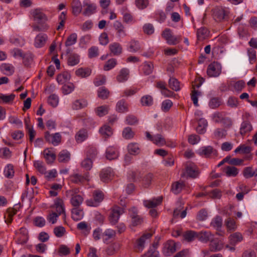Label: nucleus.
Instances as JSON below:
<instances>
[{"instance_id":"1","label":"nucleus","mask_w":257,"mask_h":257,"mask_svg":"<svg viewBox=\"0 0 257 257\" xmlns=\"http://www.w3.org/2000/svg\"><path fill=\"white\" fill-rule=\"evenodd\" d=\"M31 15L34 21L37 23V24L33 25L32 26L33 31H46L49 29V26L46 23L48 20V17L41 9H36L32 10Z\"/></svg>"},{"instance_id":"2","label":"nucleus","mask_w":257,"mask_h":257,"mask_svg":"<svg viewBox=\"0 0 257 257\" xmlns=\"http://www.w3.org/2000/svg\"><path fill=\"white\" fill-rule=\"evenodd\" d=\"M125 209L123 207L118 206H113L111 209L108 217V220L111 225H115L119 220L120 215L124 213Z\"/></svg>"},{"instance_id":"3","label":"nucleus","mask_w":257,"mask_h":257,"mask_svg":"<svg viewBox=\"0 0 257 257\" xmlns=\"http://www.w3.org/2000/svg\"><path fill=\"white\" fill-rule=\"evenodd\" d=\"M212 16L217 22H221L228 19V13L222 7H217L212 10Z\"/></svg>"},{"instance_id":"4","label":"nucleus","mask_w":257,"mask_h":257,"mask_svg":"<svg viewBox=\"0 0 257 257\" xmlns=\"http://www.w3.org/2000/svg\"><path fill=\"white\" fill-rule=\"evenodd\" d=\"M104 198L103 193L101 191L95 190L93 193V199H90L86 201V204L90 206H97Z\"/></svg>"},{"instance_id":"5","label":"nucleus","mask_w":257,"mask_h":257,"mask_svg":"<svg viewBox=\"0 0 257 257\" xmlns=\"http://www.w3.org/2000/svg\"><path fill=\"white\" fill-rule=\"evenodd\" d=\"M162 36L169 45H176L180 42L181 40L180 37L173 36L171 30L169 29H166L163 31Z\"/></svg>"},{"instance_id":"6","label":"nucleus","mask_w":257,"mask_h":257,"mask_svg":"<svg viewBox=\"0 0 257 257\" xmlns=\"http://www.w3.org/2000/svg\"><path fill=\"white\" fill-rule=\"evenodd\" d=\"M221 72V65L216 62L210 64L207 68V73L209 77H216Z\"/></svg>"},{"instance_id":"7","label":"nucleus","mask_w":257,"mask_h":257,"mask_svg":"<svg viewBox=\"0 0 257 257\" xmlns=\"http://www.w3.org/2000/svg\"><path fill=\"white\" fill-rule=\"evenodd\" d=\"M152 235V233L147 232L144 233L139 238H138L136 240V244L134 246L136 251L138 252L142 251L145 247L146 240L150 238Z\"/></svg>"},{"instance_id":"8","label":"nucleus","mask_w":257,"mask_h":257,"mask_svg":"<svg viewBox=\"0 0 257 257\" xmlns=\"http://www.w3.org/2000/svg\"><path fill=\"white\" fill-rule=\"evenodd\" d=\"M69 179L73 183L82 185L85 182L89 180V173H85L83 175L77 173L74 174L70 176Z\"/></svg>"},{"instance_id":"9","label":"nucleus","mask_w":257,"mask_h":257,"mask_svg":"<svg viewBox=\"0 0 257 257\" xmlns=\"http://www.w3.org/2000/svg\"><path fill=\"white\" fill-rule=\"evenodd\" d=\"M185 169V174L187 177L195 178L199 174L198 168L192 162H187Z\"/></svg>"},{"instance_id":"10","label":"nucleus","mask_w":257,"mask_h":257,"mask_svg":"<svg viewBox=\"0 0 257 257\" xmlns=\"http://www.w3.org/2000/svg\"><path fill=\"white\" fill-rule=\"evenodd\" d=\"M45 139L48 143H51L54 146H57L61 142V136L59 133L51 135L50 133L47 131L45 133Z\"/></svg>"},{"instance_id":"11","label":"nucleus","mask_w":257,"mask_h":257,"mask_svg":"<svg viewBox=\"0 0 257 257\" xmlns=\"http://www.w3.org/2000/svg\"><path fill=\"white\" fill-rule=\"evenodd\" d=\"M113 28L117 37L122 38L127 35L125 27L121 22L115 21L113 24Z\"/></svg>"},{"instance_id":"12","label":"nucleus","mask_w":257,"mask_h":257,"mask_svg":"<svg viewBox=\"0 0 257 257\" xmlns=\"http://www.w3.org/2000/svg\"><path fill=\"white\" fill-rule=\"evenodd\" d=\"M176 250V243L173 240H169L164 244L163 252L165 255L170 256Z\"/></svg>"},{"instance_id":"13","label":"nucleus","mask_w":257,"mask_h":257,"mask_svg":"<svg viewBox=\"0 0 257 257\" xmlns=\"http://www.w3.org/2000/svg\"><path fill=\"white\" fill-rule=\"evenodd\" d=\"M201 155H204L206 158H213L216 157L218 153L211 146H207L202 148Z\"/></svg>"},{"instance_id":"14","label":"nucleus","mask_w":257,"mask_h":257,"mask_svg":"<svg viewBox=\"0 0 257 257\" xmlns=\"http://www.w3.org/2000/svg\"><path fill=\"white\" fill-rule=\"evenodd\" d=\"M109 50L113 56H119L122 53V47L118 42H113L109 45Z\"/></svg>"},{"instance_id":"15","label":"nucleus","mask_w":257,"mask_h":257,"mask_svg":"<svg viewBox=\"0 0 257 257\" xmlns=\"http://www.w3.org/2000/svg\"><path fill=\"white\" fill-rule=\"evenodd\" d=\"M100 179L103 182H108L112 177V170L111 168L108 167L103 169L99 174Z\"/></svg>"},{"instance_id":"16","label":"nucleus","mask_w":257,"mask_h":257,"mask_svg":"<svg viewBox=\"0 0 257 257\" xmlns=\"http://www.w3.org/2000/svg\"><path fill=\"white\" fill-rule=\"evenodd\" d=\"M16 234L23 236V238H17V242L18 243L24 244L27 242L28 240V232L26 228L21 227L19 231L16 232Z\"/></svg>"},{"instance_id":"17","label":"nucleus","mask_w":257,"mask_h":257,"mask_svg":"<svg viewBox=\"0 0 257 257\" xmlns=\"http://www.w3.org/2000/svg\"><path fill=\"white\" fill-rule=\"evenodd\" d=\"M99 132L103 138H104V140H106L113 134L112 129L106 124H104L101 126L99 130Z\"/></svg>"},{"instance_id":"18","label":"nucleus","mask_w":257,"mask_h":257,"mask_svg":"<svg viewBox=\"0 0 257 257\" xmlns=\"http://www.w3.org/2000/svg\"><path fill=\"white\" fill-rule=\"evenodd\" d=\"M72 14L77 16L82 12V6L79 0H73L71 4Z\"/></svg>"},{"instance_id":"19","label":"nucleus","mask_w":257,"mask_h":257,"mask_svg":"<svg viewBox=\"0 0 257 257\" xmlns=\"http://www.w3.org/2000/svg\"><path fill=\"white\" fill-rule=\"evenodd\" d=\"M130 71L127 68H123L119 72L116 76V80L118 82H123L126 81L129 77Z\"/></svg>"},{"instance_id":"20","label":"nucleus","mask_w":257,"mask_h":257,"mask_svg":"<svg viewBox=\"0 0 257 257\" xmlns=\"http://www.w3.org/2000/svg\"><path fill=\"white\" fill-rule=\"evenodd\" d=\"M116 110L120 113L126 112L128 111V104L124 99H121L116 103Z\"/></svg>"},{"instance_id":"21","label":"nucleus","mask_w":257,"mask_h":257,"mask_svg":"<svg viewBox=\"0 0 257 257\" xmlns=\"http://www.w3.org/2000/svg\"><path fill=\"white\" fill-rule=\"evenodd\" d=\"M44 157L48 164L52 163L56 159V155L50 149H46L43 151Z\"/></svg>"},{"instance_id":"22","label":"nucleus","mask_w":257,"mask_h":257,"mask_svg":"<svg viewBox=\"0 0 257 257\" xmlns=\"http://www.w3.org/2000/svg\"><path fill=\"white\" fill-rule=\"evenodd\" d=\"M54 205L56 208V213L59 214V215L63 214L64 216H65V211L63 201L61 199L57 198L55 201Z\"/></svg>"},{"instance_id":"23","label":"nucleus","mask_w":257,"mask_h":257,"mask_svg":"<svg viewBox=\"0 0 257 257\" xmlns=\"http://www.w3.org/2000/svg\"><path fill=\"white\" fill-rule=\"evenodd\" d=\"M47 39V36L46 34H40L38 35L35 39V46L37 48L43 47Z\"/></svg>"},{"instance_id":"24","label":"nucleus","mask_w":257,"mask_h":257,"mask_svg":"<svg viewBox=\"0 0 257 257\" xmlns=\"http://www.w3.org/2000/svg\"><path fill=\"white\" fill-rule=\"evenodd\" d=\"M214 235L210 231H202L198 233L197 238L201 241L207 242L213 239Z\"/></svg>"},{"instance_id":"25","label":"nucleus","mask_w":257,"mask_h":257,"mask_svg":"<svg viewBox=\"0 0 257 257\" xmlns=\"http://www.w3.org/2000/svg\"><path fill=\"white\" fill-rule=\"evenodd\" d=\"M83 7H86L83 12V15L86 16H89L94 14L96 9L95 5L93 4H88L87 3H83Z\"/></svg>"},{"instance_id":"26","label":"nucleus","mask_w":257,"mask_h":257,"mask_svg":"<svg viewBox=\"0 0 257 257\" xmlns=\"http://www.w3.org/2000/svg\"><path fill=\"white\" fill-rule=\"evenodd\" d=\"M72 218L75 221H78L81 220L84 215V213L82 209L79 207H74L71 210Z\"/></svg>"},{"instance_id":"27","label":"nucleus","mask_w":257,"mask_h":257,"mask_svg":"<svg viewBox=\"0 0 257 257\" xmlns=\"http://www.w3.org/2000/svg\"><path fill=\"white\" fill-rule=\"evenodd\" d=\"M242 234L239 232H236L230 235L229 240L232 245H235L238 242H241L243 240Z\"/></svg>"},{"instance_id":"28","label":"nucleus","mask_w":257,"mask_h":257,"mask_svg":"<svg viewBox=\"0 0 257 257\" xmlns=\"http://www.w3.org/2000/svg\"><path fill=\"white\" fill-rule=\"evenodd\" d=\"M118 156L117 150L113 147H109L106 151V157L108 160L116 159Z\"/></svg>"},{"instance_id":"29","label":"nucleus","mask_w":257,"mask_h":257,"mask_svg":"<svg viewBox=\"0 0 257 257\" xmlns=\"http://www.w3.org/2000/svg\"><path fill=\"white\" fill-rule=\"evenodd\" d=\"M162 197H159L157 198H154L151 200H146L144 201V205L148 208H153L160 204L162 201Z\"/></svg>"},{"instance_id":"30","label":"nucleus","mask_w":257,"mask_h":257,"mask_svg":"<svg viewBox=\"0 0 257 257\" xmlns=\"http://www.w3.org/2000/svg\"><path fill=\"white\" fill-rule=\"evenodd\" d=\"M252 129V125L249 121L245 120L242 122L240 128V134L242 136L249 133Z\"/></svg>"},{"instance_id":"31","label":"nucleus","mask_w":257,"mask_h":257,"mask_svg":"<svg viewBox=\"0 0 257 257\" xmlns=\"http://www.w3.org/2000/svg\"><path fill=\"white\" fill-rule=\"evenodd\" d=\"M83 201V197L78 194H72L71 199L70 203L71 205L74 207H79L80 205Z\"/></svg>"},{"instance_id":"32","label":"nucleus","mask_w":257,"mask_h":257,"mask_svg":"<svg viewBox=\"0 0 257 257\" xmlns=\"http://www.w3.org/2000/svg\"><path fill=\"white\" fill-rule=\"evenodd\" d=\"M87 138V131L84 128L80 130L75 135V140L78 143H82Z\"/></svg>"},{"instance_id":"33","label":"nucleus","mask_w":257,"mask_h":257,"mask_svg":"<svg viewBox=\"0 0 257 257\" xmlns=\"http://www.w3.org/2000/svg\"><path fill=\"white\" fill-rule=\"evenodd\" d=\"M223 171L228 177H235L238 175L239 172V170L237 168L230 166L225 167Z\"/></svg>"},{"instance_id":"34","label":"nucleus","mask_w":257,"mask_h":257,"mask_svg":"<svg viewBox=\"0 0 257 257\" xmlns=\"http://www.w3.org/2000/svg\"><path fill=\"white\" fill-rule=\"evenodd\" d=\"M184 187L185 184L183 181H177L172 184L171 190L173 193L178 194L181 192Z\"/></svg>"},{"instance_id":"35","label":"nucleus","mask_w":257,"mask_h":257,"mask_svg":"<svg viewBox=\"0 0 257 257\" xmlns=\"http://www.w3.org/2000/svg\"><path fill=\"white\" fill-rule=\"evenodd\" d=\"M70 158V154L67 150H62L58 155V160L61 163H67Z\"/></svg>"},{"instance_id":"36","label":"nucleus","mask_w":257,"mask_h":257,"mask_svg":"<svg viewBox=\"0 0 257 257\" xmlns=\"http://www.w3.org/2000/svg\"><path fill=\"white\" fill-rule=\"evenodd\" d=\"M210 242L209 244V250L210 251L215 252L219 251L223 248V244L219 241L214 240V238L211 239Z\"/></svg>"},{"instance_id":"37","label":"nucleus","mask_w":257,"mask_h":257,"mask_svg":"<svg viewBox=\"0 0 257 257\" xmlns=\"http://www.w3.org/2000/svg\"><path fill=\"white\" fill-rule=\"evenodd\" d=\"M127 150L131 155H137L140 152L139 144L136 143H130L127 146Z\"/></svg>"},{"instance_id":"38","label":"nucleus","mask_w":257,"mask_h":257,"mask_svg":"<svg viewBox=\"0 0 257 257\" xmlns=\"http://www.w3.org/2000/svg\"><path fill=\"white\" fill-rule=\"evenodd\" d=\"M91 73V70L89 68H80L75 71V74L80 77L85 78L89 76Z\"/></svg>"},{"instance_id":"39","label":"nucleus","mask_w":257,"mask_h":257,"mask_svg":"<svg viewBox=\"0 0 257 257\" xmlns=\"http://www.w3.org/2000/svg\"><path fill=\"white\" fill-rule=\"evenodd\" d=\"M243 175L245 178H250L253 176L257 177V169L253 170L251 167H245L243 169Z\"/></svg>"},{"instance_id":"40","label":"nucleus","mask_w":257,"mask_h":257,"mask_svg":"<svg viewBox=\"0 0 257 257\" xmlns=\"http://www.w3.org/2000/svg\"><path fill=\"white\" fill-rule=\"evenodd\" d=\"M225 224L228 231L232 232L237 228V225L234 219L228 218L225 221Z\"/></svg>"},{"instance_id":"41","label":"nucleus","mask_w":257,"mask_h":257,"mask_svg":"<svg viewBox=\"0 0 257 257\" xmlns=\"http://www.w3.org/2000/svg\"><path fill=\"white\" fill-rule=\"evenodd\" d=\"M109 109V106L104 105L96 107L95 109V111L98 116L102 117L108 114Z\"/></svg>"},{"instance_id":"42","label":"nucleus","mask_w":257,"mask_h":257,"mask_svg":"<svg viewBox=\"0 0 257 257\" xmlns=\"http://www.w3.org/2000/svg\"><path fill=\"white\" fill-rule=\"evenodd\" d=\"M209 32L205 27H201L197 32V38L199 40H203L209 35Z\"/></svg>"},{"instance_id":"43","label":"nucleus","mask_w":257,"mask_h":257,"mask_svg":"<svg viewBox=\"0 0 257 257\" xmlns=\"http://www.w3.org/2000/svg\"><path fill=\"white\" fill-rule=\"evenodd\" d=\"M0 68L1 70L7 75H11L14 72V67L9 64H2Z\"/></svg>"},{"instance_id":"44","label":"nucleus","mask_w":257,"mask_h":257,"mask_svg":"<svg viewBox=\"0 0 257 257\" xmlns=\"http://www.w3.org/2000/svg\"><path fill=\"white\" fill-rule=\"evenodd\" d=\"M210 225L217 230H219L222 225V217L218 215L216 216L212 220Z\"/></svg>"},{"instance_id":"45","label":"nucleus","mask_w":257,"mask_h":257,"mask_svg":"<svg viewBox=\"0 0 257 257\" xmlns=\"http://www.w3.org/2000/svg\"><path fill=\"white\" fill-rule=\"evenodd\" d=\"M4 174L6 177L8 178H12L14 176L15 171L14 167L12 164H8L5 168Z\"/></svg>"},{"instance_id":"46","label":"nucleus","mask_w":257,"mask_h":257,"mask_svg":"<svg viewBox=\"0 0 257 257\" xmlns=\"http://www.w3.org/2000/svg\"><path fill=\"white\" fill-rule=\"evenodd\" d=\"M97 94L99 98L106 99L108 98L110 92L105 87H101L97 90Z\"/></svg>"},{"instance_id":"47","label":"nucleus","mask_w":257,"mask_h":257,"mask_svg":"<svg viewBox=\"0 0 257 257\" xmlns=\"http://www.w3.org/2000/svg\"><path fill=\"white\" fill-rule=\"evenodd\" d=\"M79 62V56L76 54H70L68 58L67 63L69 66H74Z\"/></svg>"},{"instance_id":"48","label":"nucleus","mask_w":257,"mask_h":257,"mask_svg":"<svg viewBox=\"0 0 257 257\" xmlns=\"http://www.w3.org/2000/svg\"><path fill=\"white\" fill-rule=\"evenodd\" d=\"M117 65V60L115 58H111L107 60L103 66L104 71H109Z\"/></svg>"},{"instance_id":"49","label":"nucleus","mask_w":257,"mask_h":257,"mask_svg":"<svg viewBox=\"0 0 257 257\" xmlns=\"http://www.w3.org/2000/svg\"><path fill=\"white\" fill-rule=\"evenodd\" d=\"M70 75L67 72L59 74L57 76V81L58 83L62 84L70 79Z\"/></svg>"},{"instance_id":"50","label":"nucleus","mask_w":257,"mask_h":257,"mask_svg":"<svg viewBox=\"0 0 257 257\" xmlns=\"http://www.w3.org/2000/svg\"><path fill=\"white\" fill-rule=\"evenodd\" d=\"M198 233L192 230H189L186 231L184 234V239L188 242H190L197 238Z\"/></svg>"},{"instance_id":"51","label":"nucleus","mask_w":257,"mask_h":257,"mask_svg":"<svg viewBox=\"0 0 257 257\" xmlns=\"http://www.w3.org/2000/svg\"><path fill=\"white\" fill-rule=\"evenodd\" d=\"M153 178V175L152 173H148L142 179V185L144 188H148L151 184Z\"/></svg>"},{"instance_id":"52","label":"nucleus","mask_w":257,"mask_h":257,"mask_svg":"<svg viewBox=\"0 0 257 257\" xmlns=\"http://www.w3.org/2000/svg\"><path fill=\"white\" fill-rule=\"evenodd\" d=\"M81 165L86 171H89L92 167V161L91 159L87 157L82 161Z\"/></svg>"},{"instance_id":"53","label":"nucleus","mask_w":257,"mask_h":257,"mask_svg":"<svg viewBox=\"0 0 257 257\" xmlns=\"http://www.w3.org/2000/svg\"><path fill=\"white\" fill-rule=\"evenodd\" d=\"M169 87L173 90L178 91L180 90V82L175 78H171L169 81Z\"/></svg>"},{"instance_id":"54","label":"nucleus","mask_w":257,"mask_h":257,"mask_svg":"<svg viewBox=\"0 0 257 257\" xmlns=\"http://www.w3.org/2000/svg\"><path fill=\"white\" fill-rule=\"evenodd\" d=\"M34 58L33 54L29 52L24 55V57H23V64L25 66H29L31 63L33 62Z\"/></svg>"},{"instance_id":"55","label":"nucleus","mask_w":257,"mask_h":257,"mask_svg":"<svg viewBox=\"0 0 257 257\" xmlns=\"http://www.w3.org/2000/svg\"><path fill=\"white\" fill-rule=\"evenodd\" d=\"M87 105V102L84 99L76 100L73 104V108L78 110L86 107Z\"/></svg>"},{"instance_id":"56","label":"nucleus","mask_w":257,"mask_h":257,"mask_svg":"<svg viewBox=\"0 0 257 257\" xmlns=\"http://www.w3.org/2000/svg\"><path fill=\"white\" fill-rule=\"evenodd\" d=\"M141 102L143 106H151L153 103V97L150 95H145L141 98Z\"/></svg>"},{"instance_id":"57","label":"nucleus","mask_w":257,"mask_h":257,"mask_svg":"<svg viewBox=\"0 0 257 257\" xmlns=\"http://www.w3.org/2000/svg\"><path fill=\"white\" fill-rule=\"evenodd\" d=\"M125 121L127 124L133 125L138 123L139 119L136 116L133 114H129L126 116Z\"/></svg>"},{"instance_id":"58","label":"nucleus","mask_w":257,"mask_h":257,"mask_svg":"<svg viewBox=\"0 0 257 257\" xmlns=\"http://www.w3.org/2000/svg\"><path fill=\"white\" fill-rule=\"evenodd\" d=\"M154 65L151 62H146L143 66V72L145 75H149L153 72Z\"/></svg>"},{"instance_id":"59","label":"nucleus","mask_w":257,"mask_h":257,"mask_svg":"<svg viewBox=\"0 0 257 257\" xmlns=\"http://www.w3.org/2000/svg\"><path fill=\"white\" fill-rule=\"evenodd\" d=\"M251 151V149L249 146H246L245 145H241L237 147L234 151V153H240L241 154H248Z\"/></svg>"},{"instance_id":"60","label":"nucleus","mask_w":257,"mask_h":257,"mask_svg":"<svg viewBox=\"0 0 257 257\" xmlns=\"http://www.w3.org/2000/svg\"><path fill=\"white\" fill-rule=\"evenodd\" d=\"M135 136L134 132L130 127L124 128L122 131V136L125 139H131L134 138Z\"/></svg>"},{"instance_id":"61","label":"nucleus","mask_w":257,"mask_h":257,"mask_svg":"<svg viewBox=\"0 0 257 257\" xmlns=\"http://www.w3.org/2000/svg\"><path fill=\"white\" fill-rule=\"evenodd\" d=\"M227 132L224 128H216L214 132V137L217 139L225 138Z\"/></svg>"},{"instance_id":"62","label":"nucleus","mask_w":257,"mask_h":257,"mask_svg":"<svg viewBox=\"0 0 257 257\" xmlns=\"http://www.w3.org/2000/svg\"><path fill=\"white\" fill-rule=\"evenodd\" d=\"M130 51L131 52H136L141 49V46L138 41L132 40L130 42L129 47Z\"/></svg>"},{"instance_id":"63","label":"nucleus","mask_w":257,"mask_h":257,"mask_svg":"<svg viewBox=\"0 0 257 257\" xmlns=\"http://www.w3.org/2000/svg\"><path fill=\"white\" fill-rule=\"evenodd\" d=\"M53 232L56 237H61L66 233V230L64 227L58 226L54 228Z\"/></svg>"},{"instance_id":"64","label":"nucleus","mask_w":257,"mask_h":257,"mask_svg":"<svg viewBox=\"0 0 257 257\" xmlns=\"http://www.w3.org/2000/svg\"><path fill=\"white\" fill-rule=\"evenodd\" d=\"M97 155V151L95 147L90 146L88 147L86 152L87 157L93 159L96 157Z\"/></svg>"}]
</instances>
